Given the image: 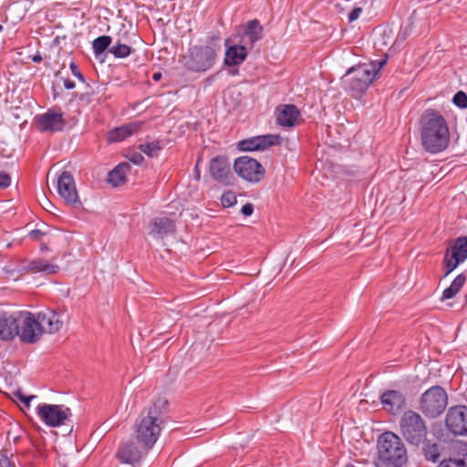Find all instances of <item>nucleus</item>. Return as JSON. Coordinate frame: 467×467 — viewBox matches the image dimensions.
I'll return each instance as SVG.
<instances>
[{
	"label": "nucleus",
	"instance_id": "1",
	"mask_svg": "<svg viewBox=\"0 0 467 467\" xmlns=\"http://www.w3.org/2000/svg\"><path fill=\"white\" fill-rule=\"evenodd\" d=\"M423 149L432 154L445 150L450 144V130L445 118L433 109H426L419 120Z\"/></svg>",
	"mask_w": 467,
	"mask_h": 467
},
{
	"label": "nucleus",
	"instance_id": "2",
	"mask_svg": "<svg viewBox=\"0 0 467 467\" xmlns=\"http://www.w3.org/2000/svg\"><path fill=\"white\" fill-rule=\"evenodd\" d=\"M168 411L169 401L165 398H159L148 409L147 415L142 417L138 425L136 438L138 442L145 447L146 451L156 443Z\"/></svg>",
	"mask_w": 467,
	"mask_h": 467
},
{
	"label": "nucleus",
	"instance_id": "3",
	"mask_svg": "<svg viewBox=\"0 0 467 467\" xmlns=\"http://www.w3.org/2000/svg\"><path fill=\"white\" fill-rule=\"evenodd\" d=\"M219 34L210 36L204 46L189 47L187 55L182 56L180 62L190 71L204 72L214 65L217 53L221 50Z\"/></svg>",
	"mask_w": 467,
	"mask_h": 467
},
{
	"label": "nucleus",
	"instance_id": "4",
	"mask_svg": "<svg viewBox=\"0 0 467 467\" xmlns=\"http://www.w3.org/2000/svg\"><path fill=\"white\" fill-rule=\"evenodd\" d=\"M376 467H402L408 461L407 450L401 439L391 431L379 435L377 442Z\"/></svg>",
	"mask_w": 467,
	"mask_h": 467
},
{
	"label": "nucleus",
	"instance_id": "5",
	"mask_svg": "<svg viewBox=\"0 0 467 467\" xmlns=\"http://www.w3.org/2000/svg\"><path fill=\"white\" fill-rule=\"evenodd\" d=\"M376 78L375 66L359 64L350 67L343 78L345 89L352 92L353 97L362 95Z\"/></svg>",
	"mask_w": 467,
	"mask_h": 467
},
{
	"label": "nucleus",
	"instance_id": "6",
	"mask_svg": "<svg viewBox=\"0 0 467 467\" xmlns=\"http://www.w3.org/2000/svg\"><path fill=\"white\" fill-rule=\"evenodd\" d=\"M448 405V395L441 386H432L424 391L419 401V410L430 419L441 415Z\"/></svg>",
	"mask_w": 467,
	"mask_h": 467
},
{
	"label": "nucleus",
	"instance_id": "7",
	"mask_svg": "<svg viewBox=\"0 0 467 467\" xmlns=\"http://www.w3.org/2000/svg\"><path fill=\"white\" fill-rule=\"evenodd\" d=\"M401 434L410 444L418 446L427 436V427L421 416L413 411L404 412L400 421Z\"/></svg>",
	"mask_w": 467,
	"mask_h": 467
},
{
	"label": "nucleus",
	"instance_id": "8",
	"mask_svg": "<svg viewBox=\"0 0 467 467\" xmlns=\"http://www.w3.org/2000/svg\"><path fill=\"white\" fill-rule=\"evenodd\" d=\"M234 170L239 177L252 183L260 182L265 176V169L259 161L249 156L235 159Z\"/></svg>",
	"mask_w": 467,
	"mask_h": 467
},
{
	"label": "nucleus",
	"instance_id": "9",
	"mask_svg": "<svg viewBox=\"0 0 467 467\" xmlns=\"http://www.w3.org/2000/svg\"><path fill=\"white\" fill-rule=\"evenodd\" d=\"M465 259H467V236H461L456 238L454 244L445 252L442 261L443 276L451 274Z\"/></svg>",
	"mask_w": 467,
	"mask_h": 467
},
{
	"label": "nucleus",
	"instance_id": "10",
	"mask_svg": "<svg viewBox=\"0 0 467 467\" xmlns=\"http://www.w3.org/2000/svg\"><path fill=\"white\" fill-rule=\"evenodd\" d=\"M36 412L41 420L49 427L64 425L66 420L71 416L69 408L46 403L39 404L36 408Z\"/></svg>",
	"mask_w": 467,
	"mask_h": 467
},
{
	"label": "nucleus",
	"instance_id": "11",
	"mask_svg": "<svg viewBox=\"0 0 467 467\" xmlns=\"http://www.w3.org/2000/svg\"><path fill=\"white\" fill-rule=\"evenodd\" d=\"M445 426L455 436H467V406L451 407L446 413Z\"/></svg>",
	"mask_w": 467,
	"mask_h": 467
},
{
	"label": "nucleus",
	"instance_id": "12",
	"mask_svg": "<svg viewBox=\"0 0 467 467\" xmlns=\"http://www.w3.org/2000/svg\"><path fill=\"white\" fill-rule=\"evenodd\" d=\"M235 31L233 36L239 37V42L245 46L249 45L250 48H253L254 45L264 36V27L258 19H252L240 25Z\"/></svg>",
	"mask_w": 467,
	"mask_h": 467
},
{
	"label": "nucleus",
	"instance_id": "13",
	"mask_svg": "<svg viewBox=\"0 0 467 467\" xmlns=\"http://www.w3.org/2000/svg\"><path fill=\"white\" fill-rule=\"evenodd\" d=\"M209 173L214 181L225 185L232 184L234 180L231 164L228 157L225 155H217L211 159L209 163Z\"/></svg>",
	"mask_w": 467,
	"mask_h": 467
},
{
	"label": "nucleus",
	"instance_id": "14",
	"mask_svg": "<svg viewBox=\"0 0 467 467\" xmlns=\"http://www.w3.org/2000/svg\"><path fill=\"white\" fill-rule=\"evenodd\" d=\"M57 191L67 204L73 205L74 207L81 206L74 178L69 171H64L59 175L57 179Z\"/></svg>",
	"mask_w": 467,
	"mask_h": 467
},
{
	"label": "nucleus",
	"instance_id": "15",
	"mask_svg": "<svg viewBox=\"0 0 467 467\" xmlns=\"http://www.w3.org/2000/svg\"><path fill=\"white\" fill-rule=\"evenodd\" d=\"M282 138L277 134H266L254 136L243 140L238 143V148L243 151L265 150L273 146L281 144Z\"/></svg>",
	"mask_w": 467,
	"mask_h": 467
},
{
	"label": "nucleus",
	"instance_id": "16",
	"mask_svg": "<svg viewBox=\"0 0 467 467\" xmlns=\"http://www.w3.org/2000/svg\"><path fill=\"white\" fill-rule=\"evenodd\" d=\"M19 337L24 343L33 344L39 340L43 332L36 317L28 313L26 317H20Z\"/></svg>",
	"mask_w": 467,
	"mask_h": 467
},
{
	"label": "nucleus",
	"instance_id": "17",
	"mask_svg": "<svg viewBox=\"0 0 467 467\" xmlns=\"http://www.w3.org/2000/svg\"><path fill=\"white\" fill-rule=\"evenodd\" d=\"M380 403L385 410L397 415L406 407V396L397 389H387L380 395Z\"/></svg>",
	"mask_w": 467,
	"mask_h": 467
},
{
	"label": "nucleus",
	"instance_id": "18",
	"mask_svg": "<svg viewBox=\"0 0 467 467\" xmlns=\"http://www.w3.org/2000/svg\"><path fill=\"white\" fill-rule=\"evenodd\" d=\"M35 121L38 127V130L42 132L61 131L66 125V120L63 118V114L54 112L51 109H49L45 114L36 116Z\"/></svg>",
	"mask_w": 467,
	"mask_h": 467
},
{
	"label": "nucleus",
	"instance_id": "19",
	"mask_svg": "<svg viewBox=\"0 0 467 467\" xmlns=\"http://www.w3.org/2000/svg\"><path fill=\"white\" fill-rule=\"evenodd\" d=\"M231 38H227L225 40V56L223 59V63L228 67H235L241 65L247 57L248 52L246 46L243 43L233 44Z\"/></svg>",
	"mask_w": 467,
	"mask_h": 467
},
{
	"label": "nucleus",
	"instance_id": "20",
	"mask_svg": "<svg viewBox=\"0 0 467 467\" xmlns=\"http://www.w3.org/2000/svg\"><path fill=\"white\" fill-rule=\"evenodd\" d=\"M59 266L55 264L48 263L43 258H37L34 260L23 259L20 264V272L25 274L32 273H45L47 275H53L57 273Z\"/></svg>",
	"mask_w": 467,
	"mask_h": 467
},
{
	"label": "nucleus",
	"instance_id": "21",
	"mask_svg": "<svg viewBox=\"0 0 467 467\" xmlns=\"http://www.w3.org/2000/svg\"><path fill=\"white\" fill-rule=\"evenodd\" d=\"M276 122L282 127H294L300 116V111L294 104L278 106L275 109Z\"/></svg>",
	"mask_w": 467,
	"mask_h": 467
},
{
	"label": "nucleus",
	"instance_id": "22",
	"mask_svg": "<svg viewBox=\"0 0 467 467\" xmlns=\"http://www.w3.org/2000/svg\"><path fill=\"white\" fill-rule=\"evenodd\" d=\"M36 318L43 333H56L63 325L57 313L50 310L38 313Z\"/></svg>",
	"mask_w": 467,
	"mask_h": 467
},
{
	"label": "nucleus",
	"instance_id": "23",
	"mask_svg": "<svg viewBox=\"0 0 467 467\" xmlns=\"http://www.w3.org/2000/svg\"><path fill=\"white\" fill-rule=\"evenodd\" d=\"M150 234L154 237L163 238L176 231L174 221L168 217H156L150 223Z\"/></svg>",
	"mask_w": 467,
	"mask_h": 467
},
{
	"label": "nucleus",
	"instance_id": "24",
	"mask_svg": "<svg viewBox=\"0 0 467 467\" xmlns=\"http://www.w3.org/2000/svg\"><path fill=\"white\" fill-rule=\"evenodd\" d=\"M116 457L122 463L134 465L140 461L142 453L134 442L130 441L124 443L118 449Z\"/></svg>",
	"mask_w": 467,
	"mask_h": 467
},
{
	"label": "nucleus",
	"instance_id": "25",
	"mask_svg": "<svg viewBox=\"0 0 467 467\" xmlns=\"http://www.w3.org/2000/svg\"><path fill=\"white\" fill-rule=\"evenodd\" d=\"M138 129L139 125L135 123L114 128L108 131L107 140L110 143L122 141L135 133Z\"/></svg>",
	"mask_w": 467,
	"mask_h": 467
},
{
	"label": "nucleus",
	"instance_id": "26",
	"mask_svg": "<svg viewBox=\"0 0 467 467\" xmlns=\"http://www.w3.org/2000/svg\"><path fill=\"white\" fill-rule=\"evenodd\" d=\"M131 169L129 162H120L108 174V182L114 187L123 185L126 181V174Z\"/></svg>",
	"mask_w": 467,
	"mask_h": 467
},
{
	"label": "nucleus",
	"instance_id": "27",
	"mask_svg": "<svg viewBox=\"0 0 467 467\" xmlns=\"http://www.w3.org/2000/svg\"><path fill=\"white\" fill-rule=\"evenodd\" d=\"M421 443H423L422 454L425 460L434 463L438 462L443 451L441 444L426 438Z\"/></svg>",
	"mask_w": 467,
	"mask_h": 467
},
{
	"label": "nucleus",
	"instance_id": "28",
	"mask_svg": "<svg viewBox=\"0 0 467 467\" xmlns=\"http://www.w3.org/2000/svg\"><path fill=\"white\" fill-rule=\"evenodd\" d=\"M466 275L462 273L458 275L451 282V285L444 289L442 293V300L453 298L462 288L466 282Z\"/></svg>",
	"mask_w": 467,
	"mask_h": 467
},
{
	"label": "nucleus",
	"instance_id": "29",
	"mask_svg": "<svg viewBox=\"0 0 467 467\" xmlns=\"http://www.w3.org/2000/svg\"><path fill=\"white\" fill-rule=\"evenodd\" d=\"M466 275L462 273L458 275L451 282V285L444 289L442 293V300L453 298L462 288L466 282Z\"/></svg>",
	"mask_w": 467,
	"mask_h": 467
},
{
	"label": "nucleus",
	"instance_id": "30",
	"mask_svg": "<svg viewBox=\"0 0 467 467\" xmlns=\"http://www.w3.org/2000/svg\"><path fill=\"white\" fill-rule=\"evenodd\" d=\"M112 37L110 36H100L95 38L92 41V49L94 55L97 58H99L101 55L108 51L109 53V48L111 47Z\"/></svg>",
	"mask_w": 467,
	"mask_h": 467
},
{
	"label": "nucleus",
	"instance_id": "31",
	"mask_svg": "<svg viewBox=\"0 0 467 467\" xmlns=\"http://www.w3.org/2000/svg\"><path fill=\"white\" fill-rule=\"evenodd\" d=\"M0 319L8 320V325L3 326L2 327H0V329L4 330V332L5 331L6 333L10 332V334H11L10 340L13 339L16 336L19 335V328H20V319L19 318H16L11 315L8 316L5 313L0 317Z\"/></svg>",
	"mask_w": 467,
	"mask_h": 467
},
{
	"label": "nucleus",
	"instance_id": "32",
	"mask_svg": "<svg viewBox=\"0 0 467 467\" xmlns=\"http://www.w3.org/2000/svg\"><path fill=\"white\" fill-rule=\"evenodd\" d=\"M133 52H135L134 48H132L130 46L121 43L119 39H118L115 45L111 46L109 48V53L112 54L116 58H125Z\"/></svg>",
	"mask_w": 467,
	"mask_h": 467
},
{
	"label": "nucleus",
	"instance_id": "33",
	"mask_svg": "<svg viewBox=\"0 0 467 467\" xmlns=\"http://www.w3.org/2000/svg\"><path fill=\"white\" fill-rule=\"evenodd\" d=\"M138 149L148 157H154L157 156L158 152L162 149V145L160 140H153L140 144Z\"/></svg>",
	"mask_w": 467,
	"mask_h": 467
},
{
	"label": "nucleus",
	"instance_id": "34",
	"mask_svg": "<svg viewBox=\"0 0 467 467\" xmlns=\"http://www.w3.org/2000/svg\"><path fill=\"white\" fill-rule=\"evenodd\" d=\"M28 236L31 240L38 242H41L44 237H56L53 234V230L41 231L39 229L30 231Z\"/></svg>",
	"mask_w": 467,
	"mask_h": 467
},
{
	"label": "nucleus",
	"instance_id": "35",
	"mask_svg": "<svg viewBox=\"0 0 467 467\" xmlns=\"http://www.w3.org/2000/svg\"><path fill=\"white\" fill-rule=\"evenodd\" d=\"M452 102L460 109H467V94L464 91H458L452 98Z\"/></svg>",
	"mask_w": 467,
	"mask_h": 467
},
{
	"label": "nucleus",
	"instance_id": "36",
	"mask_svg": "<svg viewBox=\"0 0 467 467\" xmlns=\"http://www.w3.org/2000/svg\"><path fill=\"white\" fill-rule=\"evenodd\" d=\"M221 202L223 207L234 206L237 202L235 193L232 191L224 192L221 197Z\"/></svg>",
	"mask_w": 467,
	"mask_h": 467
},
{
	"label": "nucleus",
	"instance_id": "37",
	"mask_svg": "<svg viewBox=\"0 0 467 467\" xmlns=\"http://www.w3.org/2000/svg\"><path fill=\"white\" fill-rule=\"evenodd\" d=\"M437 467H467L464 460L462 459H445L440 462Z\"/></svg>",
	"mask_w": 467,
	"mask_h": 467
},
{
	"label": "nucleus",
	"instance_id": "38",
	"mask_svg": "<svg viewBox=\"0 0 467 467\" xmlns=\"http://www.w3.org/2000/svg\"><path fill=\"white\" fill-rule=\"evenodd\" d=\"M14 395L25 405L26 408H29L30 401L36 398L35 395H30V396L24 395L20 389L15 391Z\"/></svg>",
	"mask_w": 467,
	"mask_h": 467
},
{
	"label": "nucleus",
	"instance_id": "39",
	"mask_svg": "<svg viewBox=\"0 0 467 467\" xmlns=\"http://www.w3.org/2000/svg\"><path fill=\"white\" fill-rule=\"evenodd\" d=\"M69 68L71 70V73L73 76H75L78 80H80L83 83H86V79L84 75L79 70L78 65L75 62H71L69 65Z\"/></svg>",
	"mask_w": 467,
	"mask_h": 467
},
{
	"label": "nucleus",
	"instance_id": "40",
	"mask_svg": "<svg viewBox=\"0 0 467 467\" xmlns=\"http://www.w3.org/2000/svg\"><path fill=\"white\" fill-rule=\"evenodd\" d=\"M11 184V177L5 171H0V189H5Z\"/></svg>",
	"mask_w": 467,
	"mask_h": 467
},
{
	"label": "nucleus",
	"instance_id": "41",
	"mask_svg": "<svg viewBox=\"0 0 467 467\" xmlns=\"http://www.w3.org/2000/svg\"><path fill=\"white\" fill-rule=\"evenodd\" d=\"M0 467H16L14 462L4 451L0 452Z\"/></svg>",
	"mask_w": 467,
	"mask_h": 467
},
{
	"label": "nucleus",
	"instance_id": "42",
	"mask_svg": "<svg viewBox=\"0 0 467 467\" xmlns=\"http://www.w3.org/2000/svg\"><path fill=\"white\" fill-rule=\"evenodd\" d=\"M7 325H8V320H6V319H0V327H2L3 326H7ZM10 337H11L10 332L6 333L5 331L4 332V330L0 329V338L2 340L9 341Z\"/></svg>",
	"mask_w": 467,
	"mask_h": 467
},
{
	"label": "nucleus",
	"instance_id": "43",
	"mask_svg": "<svg viewBox=\"0 0 467 467\" xmlns=\"http://www.w3.org/2000/svg\"><path fill=\"white\" fill-rule=\"evenodd\" d=\"M362 13V8L361 7H355L353 8L350 13L348 14V22H353L355 20H357L360 14Z\"/></svg>",
	"mask_w": 467,
	"mask_h": 467
},
{
	"label": "nucleus",
	"instance_id": "44",
	"mask_svg": "<svg viewBox=\"0 0 467 467\" xmlns=\"http://www.w3.org/2000/svg\"><path fill=\"white\" fill-rule=\"evenodd\" d=\"M130 161H131L133 164H136V165H140L144 161V157L139 153V152H135L133 154L130 155V157L129 158Z\"/></svg>",
	"mask_w": 467,
	"mask_h": 467
},
{
	"label": "nucleus",
	"instance_id": "45",
	"mask_svg": "<svg viewBox=\"0 0 467 467\" xmlns=\"http://www.w3.org/2000/svg\"><path fill=\"white\" fill-rule=\"evenodd\" d=\"M241 213L244 216H250L254 213V205L252 203H245L241 209Z\"/></svg>",
	"mask_w": 467,
	"mask_h": 467
},
{
	"label": "nucleus",
	"instance_id": "46",
	"mask_svg": "<svg viewBox=\"0 0 467 467\" xmlns=\"http://www.w3.org/2000/svg\"><path fill=\"white\" fill-rule=\"evenodd\" d=\"M54 238H55V237H47V242H43V241H41V242H40L39 250H40L41 252L48 251V250H49V248H48V244H51V243L53 242V239H54Z\"/></svg>",
	"mask_w": 467,
	"mask_h": 467
},
{
	"label": "nucleus",
	"instance_id": "47",
	"mask_svg": "<svg viewBox=\"0 0 467 467\" xmlns=\"http://www.w3.org/2000/svg\"><path fill=\"white\" fill-rule=\"evenodd\" d=\"M387 59H381L378 63H370L375 66L376 76L379 74V70L386 65Z\"/></svg>",
	"mask_w": 467,
	"mask_h": 467
},
{
	"label": "nucleus",
	"instance_id": "48",
	"mask_svg": "<svg viewBox=\"0 0 467 467\" xmlns=\"http://www.w3.org/2000/svg\"><path fill=\"white\" fill-rule=\"evenodd\" d=\"M75 82L70 80L69 78L64 79V87L67 89H73L75 88Z\"/></svg>",
	"mask_w": 467,
	"mask_h": 467
},
{
	"label": "nucleus",
	"instance_id": "49",
	"mask_svg": "<svg viewBox=\"0 0 467 467\" xmlns=\"http://www.w3.org/2000/svg\"><path fill=\"white\" fill-rule=\"evenodd\" d=\"M198 165H199V161H197V164H196V166H195V168H194V172H195V178H196L197 180H200V178H201V171H200V170H199Z\"/></svg>",
	"mask_w": 467,
	"mask_h": 467
},
{
	"label": "nucleus",
	"instance_id": "50",
	"mask_svg": "<svg viewBox=\"0 0 467 467\" xmlns=\"http://www.w3.org/2000/svg\"><path fill=\"white\" fill-rule=\"evenodd\" d=\"M161 77H162V75L161 72H155L152 75V79L157 82V81L161 80Z\"/></svg>",
	"mask_w": 467,
	"mask_h": 467
},
{
	"label": "nucleus",
	"instance_id": "51",
	"mask_svg": "<svg viewBox=\"0 0 467 467\" xmlns=\"http://www.w3.org/2000/svg\"><path fill=\"white\" fill-rule=\"evenodd\" d=\"M33 61H34V62H36V63L41 62V61H42V57H41V56H40V55H36V56H35V57H33Z\"/></svg>",
	"mask_w": 467,
	"mask_h": 467
},
{
	"label": "nucleus",
	"instance_id": "52",
	"mask_svg": "<svg viewBox=\"0 0 467 467\" xmlns=\"http://www.w3.org/2000/svg\"><path fill=\"white\" fill-rule=\"evenodd\" d=\"M86 94H87L88 96H92V95H94V91H93V90H91V91H87V93H86Z\"/></svg>",
	"mask_w": 467,
	"mask_h": 467
},
{
	"label": "nucleus",
	"instance_id": "53",
	"mask_svg": "<svg viewBox=\"0 0 467 467\" xmlns=\"http://www.w3.org/2000/svg\"><path fill=\"white\" fill-rule=\"evenodd\" d=\"M344 467H354V465L352 463L348 462Z\"/></svg>",
	"mask_w": 467,
	"mask_h": 467
},
{
	"label": "nucleus",
	"instance_id": "54",
	"mask_svg": "<svg viewBox=\"0 0 467 467\" xmlns=\"http://www.w3.org/2000/svg\"><path fill=\"white\" fill-rule=\"evenodd\" d=\"M86 87H87L88 88H90V85H89L88 83H86Z\"/></svg>",
	"mask_w": 467,
	"mask_h": 467
},
{
	"label": "nucleus",
	"instance_id": "55",
	"mask_svg": "<svg viewBox=\"0 0 467 467\" xmlns=\"http://www.w3.org/2000/svg\"><path fill=\"white\" fill-rule=\"evenodd\" d=\"M2 29H3V26L0 25V32L2 31Z\"/></svg>",
	"mask_w": 467,
	"mask_h": 467
}]
</instances>
